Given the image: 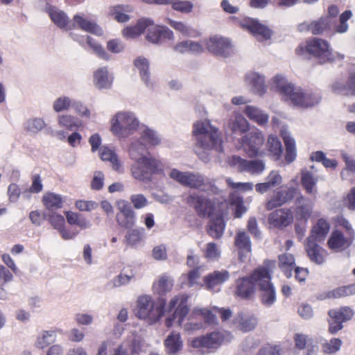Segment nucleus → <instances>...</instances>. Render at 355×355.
<instances>
[{
  "mask_svg": "<svg viewBox=\"0 0 355 355\" xmlns=\"http://www.w3.org/2000/svg\"><path fill=\"white\" fill-rule=\"evenodd\" d=\"M293 220L292 211L286 208L276 209L271 212L268 216L269 223L277 228H283L289 225Z\"/></svg>",
  "mask_w": 355,
  "mask_h": 355,
  "instance_id": "22",
  "label": "nucleus"
},
{
  "mask_svg": "<svg viewBox=\"0 0 355 355\" xmlns=\"http://www.w3.org/2000/svg\"><path fill=\"white\" fill-rule=\"evenodd\" d=\"M342 157L345 162L346 166L341 171V178L343 180L352 182L354 177L355 164L352 159H350L346 153H343Z\"/></svg>",
  "mask_w": 355,
  "mask_h": 355,
  "instance_id": "60",
  "label": "nucleus"
},
{
  "mask_svg": "<svg viewBox=\"0 0 355 355\" xmlns=\"http://www.w3.org/2000/svg\"><path fill=\"white\" fill-rule=\"evenodd\" d=\"M339 13L338 7L335 5H331L328 8V15L324 17L326 19H329L331 24L334 26L335 31L338 33H344L348 29V24L347 21L352 16V12L350 10L345 11L339 18V24L335 25L336 17Z\"/></svg>",
  "mask_w": 355,
  "mask_h": 355,
  "instance_id": "18",
  "label": "nucleus"
},
{
  "mask_svg": "<svg viewBox=\"0 0 355 355\" xmlns=\"http://www.w3.org/2000/svg\"><path fill=\"white\" fill-rule=\"evenodd\" d=\"M230 277V272L226 270H214L204 277V284L207 289L218 292L220 291V286Z\"/></svg>",
  "mask_w": 355,
  "mask_h": 355,
  "instance_id": "19",
  "label": "nucleus"
},
{
  "mask_svg": "<svg viewBox=\"0 0 355 355\" xmlns=\"http://www.w3.org/2000/svg\"><path fill=\"white\" fill-rule=\"evenodd\" d=\"M235 244L239 248V259L241 261H244L246 258V253L251 251V243L250 237L245 232L240 231L237 233L235 238Z\"/></svg>",
  "mask_w": 355,
  "mask_h": 355,
  "instance_id": "40",
  "label": "nucleus"
},
{
  "mask_svg": "<svg viewBox=\"0 0 355 355\" xmlns=\"http://www.w3.org/2000/svg\"><path fill=\"white\" fill-rule=\"evenodd\" d=\"M46 123L42 118H32L25 121L24 123V129L32 134H36L42 130Z\"/></svg>",
  "mask_w": 355,
  "mask_h": 355,
  "instance_id": "61",
  "label": "nucleus"
},
{
  "mask_svg": "<svg viewBox=\"0 0 355 355\" xmlns=\"http://www.w3.org/2000/svg\"><path fill=\"white\" fill-rule=\"evenodd\" d=\"M243 112L250 120L259 125H263L268 121V114L257 107L246 105Z\"/></svg>",
  "mask_w": 355,
  "mask_h": 355,
  "instance_id": "39",
  "label": "nucleus"
},
{
  "mask_svg": "<svg viewBox=\"0 0 355 355\" xmlns=\"http://www.w3.org/2000/svg\"><path fill=\"white\" fill-rule=\"evenodd\" d=\"M143 239V231L133 229L128 231L125 236L127 245L131 247H137Z\"/></svg>",
  "mask_w": 355,
  "mask_h": 355,
  "instance_id": "62",
  "label": "nucleus"
},
{
  "mask_svg": "<svg viewBox=\"0 0 355 355\" xmlns=\"http://www.w3.org/2000/svg\"><path fill=\"white\" fill-rule=\"evenodd\" d=\"M329 319V332L331 334H336L343 329V322L350 320L353 315V310L348 307H343L340 309H331L328 312Z\"/></svg>",
  "mask_w": 355,
  "mask_h": 355,
  "instance_id": "14",
  "label": "nucleus"
},
{
  "mask_svg": "<svg viewBox=\"0 0 355 355\" xmlns=\"http://www.w3.org/2000/svg\"><path fill=\"white\" fill-rule=\"evenodd\" d=\"M271 87L282 96V98L285 101L295 85L289 83L284 76L277 74L272 78Z\"/></svg>",
  "mask_w": 355,
  "mask_h": 355,
  "instance_id": "30",
  "label": "nucleus"
},
{
  "mask_svg": "<svg viewBox=\"0 0 355 355\" xmlns=\"http://www.w3.org/2000/svg\"><path fill=\"white\" fill-rule=\"evenodd\" d=\"M245 82L258 95L262 96L266 92L265 78L263 75L257 72H249L245 75Z\"/></svg>",
  "mask_w": 355,
  "mask_h": 355,
  "instance_id": "35",
  "label": "nucleus"
},
{
  "mask_svg": "<svg viewBox=\"0 0 355 355\" xmlns=\"http://www.w3.org/2000/svg\"><path fill=\"white\" fill-rule=\"evenodd\" d=\"M205 256L211 261L218 260L220 257V250L216 243L211 242L206 245Z\"/></svg>",
  "mask_w": 355,
  "mask_h": 355,
  "instance_id": "64",
  "label": "nucleus"
},
{
  "mask_svg": "<svg viewBox=\"0 0 355 355\" xmlns=\"http://www.w3.org/2000/svg\"><path fill=\"white\" fill-rule=\"evenodd\" d=\"M230 163L239 171L248 173L252 175H261L266 168V164L263 160H248L236 155L232 157Z\"/></svg>",
  "mask_w": 355,
  "mask_h": 355,
  "instance_id": "13",
  "label": "nucleus"
},
{
  "mask_svg": "<svg viewBox=\"0 0 355 355\" xmlns=\"http://www.w3.org/2000/svg\"><path fill=\"white\" fill-rule=\"evenodd\" d=\"M144 2L150 4L166 5L172 4V8L183 13H189L192 11L193 4L189 1L180 0H142Z\"/></svg>",
  "mask_w": 355,
  "mask_h": 355,
  "instance_id": "33",
  "label": "nucleus"
},
{
  "mask_svg": "<svg viewBox=\"0 0 355 355\" xmlns=\"http://www.w3.org/2000/svg\"><path fill=\"white\" fill-rule=\"evenodd\" d=\"M296 51L299 55H303L304 53H309V55L317 59L320 64L332 62L336 58L340 60L344 58V55L340 53H333L329 49V43L318 37L308 40L304 46H299Z\"/></svg>",
  "mask_w": 355,
  "mask_h": 355,
  "instance_id": "7",
  "label": "nucleus"
},
{
  "mask_svg": "<svg viewBox=\"0 0 355 355\" xmlns=\"http://www.w3.org/2000/svg\"><path fill=\"white\" fill-rule=\"evenodd\" d=\"M99 154L103 161H108L112 164L113 169L117 171H122L121 162L114 150L107 146H102Z\"/></svg>",
  "mask_w": 355,
  "mask_h": 355,
  "instance_id": "49",
  "label": "nucleus"
},
{
  "mask_svg": "<svg viewBox=\"0 0 355 355\" xmlns=\"http://www.w3.org/2000/svg\"><path fill=\"white\" fill-rule=\"evenodd\" d=\"M281 135L286 146L285 159L288 164H290L296 158L297 153L295 141L294 139L291 137L289 132L285 129H282L281 130Z\"/></svg>",
  "mask_w": 355,
  "mask_h": 355,
  "instance_id": "46",
  "label": "nucleus"
},
{
  "mask_svg": "<svg viewBox=\"0 0 355 355\" xmlns=\"http://www.w3.org/2000/svg\"><path fill=\"white\" fill-rule=\"evenodd\" d=\"M274 263L266 261L256 268L249 277L239 278L236 282V295L243 299H249L257 288L260 299L266 306H271L276 301L275 288L271 282V266Z\"/></svg>",
  "mask_w": 355,
  "mask_h": 355,
  "instance_id": "2",
  "label": "nucleus"
},
{
  "mask_svg": "<svg viewBox=\"0 0 355 355\" xmlns=\"http://www.w3.org/2000/svg\"><path fill=\"white\" fill-rule=\"evenodd\" d=\"M351 241L345 239L343 234L339 231H334L328 241L329 246L334 250H342L347 248Z\"/></svg>",
  "mask_w": 355,
  "mask_h": 355,
  "instance_id": "50",
  "label": "nucleus"
},
{
  "mask_svg": "<svg viewBox=\"0 0 355 355\" xmlns=\"http://www.w3.org/2000/svg\"><path fill=\"white\" fill-rule=\"evenodd\" d=\"M44 11L48 14L51 21L59 28L64 31H70L71 21L63 10L46 3Z\"/></svg>",
  "mask_w": 355,
  "mask_h": 355,
  "instance_id": "17",
  "label": "nucleus"
},
{
  "mask_svg": "<svg viewBox=\"0 0 355 355\" xmlns=\"http://www.w3.org/2000/svg\"><path fill=\"white\" fill-rule=\"evenodd\" d=\"M52 135L59 140L64 141L67 139L69 145L73 148L79 146L82 140L81 135L76 131L73 132L68 137L67 132L63 130H55Z\"/></svg>",
  "mask_w": 355,
  "mask_h": 355,
  "instance_id": "53",
  "label": "nucleus"
},
{
  "mask_svg": "<svg viewBox=\"0 0 355 355\" xmlns=\"http://www.w3.org/2000/svg\"><path fill=\"white\" fill-rule=\"evenodd\" d=\"M320 101L318 92L295 86L285 101L294 107L305 110L316 106Z\"/></svg>",
  "mask_w": 355,
  "mask_h": 355,
  "instance_id": "9",
  "label": "nucleus"
},
{
  "mask_svg": "<svg viewBox=\"0 0 355 355\" xmlns=\"http://www.w3.org/2000/svg\"><path fill=\"white\" fill-rule=\"evenodd\" d=\"M174 50L180 53L198 54L204 51L202 44L192 40H185L178 42L175 46Z\"/></svg>",
  "mask_w": 355,
  "mask_h": 355,
  "instance_id": "44",
  "label": "nucleus"
},
{
  "mask_svg": "<svg viewBox=\"0 0 355 355\" xmlns=\"http://www.w3.org/2000/svg\"><path fill=\"white\" fill-rule=\"evenodd\" d=\"M153 24L150 18L139 19L135 26L126 27L123 30V35L127 38H135L141 35L145 30Z\"/></svg>",
  "mask_w": 355,
  "mask_h": 355,
  "instance_id": "36",
  "label": "nucleus"
},
{
  "mask_svg": "<svg viewBox=\"0 0 355 355\" xmlns=\"http://www.w3.org/2000/svg\"><path fill=\"white\" fill-rule=\"evenodd\" d=\"M146 146H156L161 144L162 139L159 135L155 130L145 125H142V130L139 137Z\"/></svg>",
  "mask_w": 355,
  "mask_h": 355,
  "instance_id": "48",
  "label": "nucleus"
},
{
  "mask_svg": "<svg viewBox=\"0 0 355 355\" xmlns=\"http://www.w3.org/2000/svg\"><path fill=\"white\" fill-rule=\"evenodd\" d=\"M119 213L116 214V222L124 228H131L135 223V214L130 205L123 201L119 203Z\"/></svg>",
  "mask_w": 355,
  "mask_h": 355,
  "instance_id": "21",
  "label": "nucleus"
},
{
  "mask_svg": "<svg viewBox=\"0 0 355 355\" xmlns=\"http://www.w3.org/2000/svg\"><path fill=\"white\" fill-rule=\"evenodd\" d=\"M209 223L207 224V234L215 239H220L224 233L225 223L220 214L214 213L211 214Z\"/></svg>",
  "mask_w": 355,
  "mask_h": 355,
  "instance_id": "23",
  "label": "nucleus"
},
{
  "mask_svg": "<svg viewBox=\"0 0 355 355\" xmlns=\"http://www.w3.org/2000/svg\"><path fill=\"white\" fill-rule=\"evenodd\" d=\"M165 346L168 354H176L182 346L180 335L177 333H171L165 340Z\"/></svg>",
  "mask_w": 355,
  "mask_h": 355,
  "instance_id": "54",
  "label": "nucleus"
},
{
  "mask_svg": "<svg viewBox=\"0 0 355 355\" xmlns=\"http://www.w3.org/2000/svg\"><path fill=\"white\" fill-rule=\"evenodd\" d=\"M73 99L66 95L56 98L52 103V109L56 113L69 111L73 105Z\"/></svg>",
  "mask_w": 355,
  "mask_h": 355,
  "instance_id": "55",
  "label": "nucleus"
},
{
  "mask_svg": "<svg viewBox=\"0 0 355 355\" xmlns=\"http://www.w3.org/2000/svg\"><path fill=\"white\" fill-rule=\"evenodd\" d=\"M112 76L109 73L107 67H100L94 72V84L100 89H108L112 84Z\"/></svg>",
  "mask_w": 355,
  "mask_h": 355,
  "instance_id": "37",
  "label": "nucleus"
},
{
  "mask_svg": "<svg viewBox=\"0 0 355 355\" xmlns=\"http://www.w3.org/2000/svg\"><path fill=\"white\" fill-rule=\"evenodd\" d=\"M306 248L308 256L312 261L317 264H321L324 261L326 251L315 241L307 240Z\"/></svg>",
  "mask_w": 355,
  "mask_h": 355,
  "instance_id": "42",
  "label": "nucleus"
},
{
  "mask_svg": "<svg viewBox=\"0 0 355 355\" xmlns=\"http://www.w3.org/2000/svg\"><path fill=\"white\" fill-rule=\"evenodd\" d=\"M313 206V202L305 198L302 193L297 195L294 209L296 220L305 224L312 215Z\"/></svg>",
  "mask_w": 355,
  "mask_h": 355,
  "instance_id": "16",
  "label": "nucleus"
},
{
  "mask_svg": "<svg viewBox=\"0 0 355 355\" xmlns=\"http://www.w3.org/2000/svg\"><path fill=\"white\" fill-rule=\"evenodd\" d=\"M146 152H147V146L140 138L130 142L128 153L132 159L138 160L142 157H152L148 153L146 155Z\"/></svg>",
  "mask_w": 355,
  "mask_h": 355,
  "instance_id": "47",
  "label": "nucleus"
},
{
  "mask_svg": "<svg viewBox=\"0 0 355 355\" xmlns=\"http://www.w3.org/2000/svg\"><path fill=\"white\" fill-rule=\"evenodd\" d=\"M223 340V336L220 332H211L206 336L197 338L193 340L194 347H203L209 349L218 348Z\"/></svg>",
  "mask_w": 355,
  "mask_h": 355,
  "instance_id": "25",
  "label": "nucleus"
},
{
  "mask_svg": "<svg viewBox=\"0 0 355 355\" xmlns=\"http://www.w3.org/2000/svg\"><path fill=\"white\" fill-rule=\"evenodd\" d=\"M266 148L268 156L277 161L280 159L283 152L282 144L279 139L273 135H269L266 144Z\"/></svg>",
  "mask_w": 355,
  "mask_h": 355,
  "instance_id": "45",
  "label": "nucleus"
},
{
  "mask_svg": "<svg viewBox=\"0 0 355 355\" xmlns=\"http://www.w3.org/2000/svg\"><path fill=\"white\" fill-rule=\"evenodd\" d=\"M173 286V279L166 275H162L158 277V279L154 282L153 284V291L155 293L159 295H164L167 293H169Z\"/></svg>",
  "mask_w": 355,
  "mask_h": 355,
  "instance_id": "43",
  "label": "nucleus"
},
{
  "mask_svg": "<svg viewBox=\"0 0 355 355\" xmlns=\"http://www.w3.org/2000/svg\"><path fill=\"white\" fill-rule=\"evenodd\" d=\"M66 218L69 225H76L81 230L89 229L92 227L91 221L79 213L66 211Z\"/></svg>",
  "mask_w": 355,
  "mask_h": 355,
  "instance_id": "51",
  "label": "nucleus"
},
{
  "mask_svg": "<svg viewBox=\"0 0 355 355\" xmlns=\"http://www.w3.org/2000/svg\"><path fill=\"white\" fill-rule=\"evenodd\" d=\"M301 183L306 192L311 196L318 193L316 184L320 177L312 171L304 169L301 172Z\"/></svg>",
  "mask_w": 355,
  "mask_h": 355,
  "instance_id": "32",
  "label": "nucleus"
},
{
  "mask_svg": "<svg viewBox=\"0 0 355 355\" xmlns=\"http://www.w3.org/2000/svg\"><path fill=\"white\" fill-rule=\"evenodd\" d=\"M297 183V178L293 179L291 182L282 187L279 190L274 192L271 198L266 202V208L271 210L277 207L291 202L295 196L300 195V191L297 187H294L291 183Z\"/></svg>",
  "mask_w": 355,
  "mask_h": 355,
  "instance_id": "11",
  "label": "nucleus"
},
{
  "mask_svg": "<svg viewBox=\"0 0 355 355\" xmlns=\"http://www.w3.org/2000/svg\"><path fill=\"white\" fill-rule=\"evenodd\" d=\"M168 176L185 187L206 193H216L218 192V188L214 183L209 178L198 172L181 171L177 168H172Z\"/></svg>",
  "mask_w": 355,
  "mask_h": 355,
  "instance_id": "4",
  "label": "nucleus"
},
{
  "mask_svg": "<svg viewBox=\"0 0 355 355\" xmlns=\"http://www.w3.org/2000/svg\"><path fill=\"white\" fill-rule=\"evenodd\" d=\"M75 28L96 35H101L103 34V30L95 21L87 19L83 13H78L73 16V21L71 22L70 30Z\"/></svg>",
  "mask_w": 355,
  "mask_h": 355,
  "instance_id": "20",
  "label": "nucleus"
},
{
  "mask_svg": "<svg viewBox=\"0 0 355 355\" xmlns=\"http://www.w3.org/2000/svg\"><path fill=\"white\" fill-rule=\"evenodd\" d=\"M329 20V19H326L324 17H322L318 20L311 23V33L314 35H320L324 31L334 28Z\"/></svg>",
  "mask_w": 355,
  "mask_h": 355,
  "instance_id": "58",
  "label": "nucleus"
},
{
  "mask_svg": "<svg viewBox=\"0 0 355 355\" xmlns=\"http://www.w3.org/2000/svg\"><path fill=\"white\" fill-rule=\"evenodd\" d=\"M132 177L144 184L153 181V175H160L164 172L160 161L153 157H142L130 166Z\"/></svg>",
  "mask_w": 355,
  "mask_h": 355,
  "instance_id": "6",
  "label": "nucleus"
},
{
  "mask_svg": "<svg viewBox=\"0 0 355 355\" xmlns=\"http://www.w3.org/2000/svg\"><path fill=\"white\" fill-rule=\"evenodd\" d=\"M189 296L180 294L171 299L167 306V312L173 311L165 320L166 326L171 327L175 323L182 327L189 334L198 331L205 327V324L214 325L218 322L217 317L207 309L194 308L188 318V321L183 324L189 309L188 306Z\"/></svg>",
  "mask_w": 355,
  "mask_h": 355,
  "instance_id": "1",
  "label": "nucleus"
},
{
  "mask_svg": "<svg viewBox=\"0 0 355 355\" xmlns=\"http://www.w3.org/2000/svg\"><path fill=\"white\" fill-rule=\"evenodd\" d=\"M55 334L54 331H43L37 338L35 346L40 349H43L53 343L55 340Z\"/></svg>",
  "mask_w": 355,
  "mask_h": 355,
  "instance_id": "63",
  "label": "nucleus"
},
{
  "mask_svg": "<svg viewBox=\"0 0 355 355\" xmlns=\"http://www.w3.org/2000/svg\"><path fill=\"white\" fill-rule=\"evenodd\" d=\"M330 229V224L324 218H320L311 230V234L307 239L309 241L320 242L327 236Z\"/></svg>",
  "mask_w": 355,
  "mask_h": 355,
  "instance_id": "34",
  "label": "nucleus"
},
{
  "mask_svg": "<svg viewBox=\"0 0 355 355\" xmlns=\"http://www.w3.org/2000/svg\"><path fill=\"white\" fill-rule=\"evenodd\" d=\"M283 178L277 171H272L265 179L264 182L258 183L255 185L256 191L259 193H264L272 188L280 185Z\"/></svg>",
  "mask_w": 355,
  "mask_h": 355,
  "instance_id": "29",
  "label": "nucleus"
},
{
  "mask_svg": "<svg viewBox=\"0 0 355 355\" xmlns=\"http://www.w3.org/2000/svg\"><path fill=\"white\" fill-rule=\"evenodd\" d=\"M263 143L264 137L262 132L255 130L238 139L236 148L242 150L249 157H254L263 154V151L261 150Z\"/></svg>",
  "mask_w": 355,
  "mask_h": 355,
  "instance_id": "10",
  "label": "nucleus"
},
{
  "mask_svg": "<svg viewBox=\"0 0 355 355\" xmlns=\"http://www.w3.org/2000/svg\"><path fill=\"white\" fill-rule=\"evenodd\" d=\"M279 266L287 278L292 275V271L295 267V258L290 253H285L279 256Z\"/></svg>",
  "mask_w": 355,
  "mask_h": 355,
  "instance_id": "52",
  "label": "nucleus"
},
{
  "mask_svg": "<svg viewBox=\"0 0 355 355\" xmlns=\"http://www.w3.org/2000/svg\"><path fill=\"white\" fill-rule=\"evenodd\" d=\"M58 125L68 131H73L83 126V121L70 114H60L56 118Z\"/></svg>",
  "mask_w": 355,
  "mask_h": 355,
  "instance_id": "31",
  "label": "nucleus"
},
{
  "mask_svg": "<svg viewBox=\"0 0 355 355\" xmlns=\"http://www.w3.org/2000/svg\"><path fill=\"white\" fill-rule=\"evenodd\" d=\"M334 92L346 96H354L355 93V75L351 73L349 78L345 83H335L332 85Z\"/></svg>",
  "mask_w": 355,
  "mask_h": 355,
  "instance_id": "41",
  "label": "nucleus"
},
{
  "mask_svg": "<svg viewBox=\"0 0 355 355\" xmlns=\"http://www.w3.org/2000/svg\"><path fill=\"white\" fill-rule=\"evenodd\" d=\"M186 202L197 212L200 217L211 216L214 214V205L205 196L197 192H191L186 198Z\"/></svg>",
  "mask_w": 355,
  "mask_h": 355,
  "instance_id": "12",
  "label": "nucleus"
},
{
  "mask_svg": "<svg viewBox=\"0 0 355 355\" xmlns=\"http://www.w3.org/2000/svg\"><path fill=\"white\" fill-rule=\"evenodd\" d=\"M130 11L131 8L129 6L118 5L110 8V14L118 22L123 23L130 19L127 12Z\"/></svg>",
  "mask_w": 355,
  "mask_h": 355,
  "instance_id": "56",
  "label": "nucleus"
},
{
  "mask_svg": "<svg viewBox=\"0 0 355 355\" xmlns=\"http://www.w3.org/2000/svg\"><path fill=\"white\" fill-rule=\"evenodd\" d=\"M209 52L223 57H228L233 53L231 42L223 37H211L206 43Z\"/></svg>",
  "mask_w": 355,
  "mask_h": 355,
  "instance_id": "15",
  "label": "nucleus"
},
{
  "mask_svg": "<svg viewBox=\"0 0 355 355\" xmlns=\"http://www.w3.org/2000/svg\"><path fill=\"white\" fill-rule=\"evenodd\" d=\"M139 120L131 111L116 112L110 120V131L118 138L126 139L139 128Z\"/></svg>",
  "mask_w": 355,
  "mask_h": 355,
  "instance_id": "5",
  "label": "nucleus"
},
{
  "mask_svg": "<svg viewBox=\"0 0 355 355\" xmlns=\"http://www.w3.org/2000/svg\"><path fill=\"white\" fill-rule=\"evenodd\" d=\"M149 65L148 60L144 56H139L134 60V66L139 71L142 82L146 87L152 89L154 83L150 76Z\"/></svg>",
  "mask_w": 355,
  "mask_h": 355,
  "instance_id": "28",
  "label": "nucleus"
},
{
  "mask_svg": "<svg viewBox=\"0 0 355 355\" xmlns=\"http://www.w3.org/2000/svg\"><path fill=\"white\" fill-rule=\"evenodd\" d=\"M146 40L153 44L159 43L163 39H171L173 37V32L165 26L153 24L147 28Z\"/></svg>",
  "mask_w": 355,
  "mask_h": 355,
  "instance_id": "24",
  "label": "nucleus"
},
{
  "mask_svg": "<svg viewBox=\"0 0 355 355\" xmlns=\"http://www.w3.org/2000/svg\"><path fill=\"white\" fill-rule=\"evenodd\" d=\"M135 315L148 324L152 325L158 322L164 315V304L157 305L151 296L143 295L137 300Z\"/></svg>",
  "mask_w": 355,
  "mask_h": 355,
  "instance_id": "8",
  "label": "nucleus"
},
{
  "mask_svg": "<svg viewBox=\"0 0 355 355\" xmlns=\"http://www.w3.org/2000/svg\"><path fill=\"white\" fill-rule=\"evenodd\" d=\"M250 124L246 119L241 114H238L230 118L225 125L226 133L232 135H241L249 130Z\"/></svg>",
  "mask_w": 355,
  "mask_h": 355,
  "instance_id": "26",
  "label": "nucleus"
},
{
  "mask_svg": "<svg viewBox=\"0 0 355 355\" xmlns=\"http://www.w3.org/2000/svg\"><path fill=\"white\" fill-rule=\"evenodd\" d=\"M238 320L239 328L244 332L253 330L257 324V320L254 315H241Z\"/></svg>",
  "mask_w": 355,
  "mask_h": 355,
  "instance_id": "59",
  "label": "nucleus"
},
{
  "mask_svg": "<svg viewBox=\"0 0 355 355\" xmlns=\"http://www.w3.org/2000/svg\"><path fill=\"white\" fill-rule=\"evenodd\" d=\"M193 135L196 146L205 150L215 149L223 152V140L218 129L211 125L209 121H197L193 126Z\"/></svg>",
  "mask_w": 355,
  "mask_h": 355,
  "instance_id": "3",
  "label": "nucleus"
},
{
  "mask_svg": "<svg viewBox=\"0 0 355 355\" xmlns=\"http://www.w3.org/2000/svg\"><path fill=\"white\" fill-rule=\"evenodd\" d=\"M241 26L257 36L258 40H266L270 37V31L254 19H245L241 22Z\"/></svg>",
  "mask_w": 355,
  "mask_h": 355,
  "instance_id": "27",
  "label": "nucleus"
},
{
  "mask_svg": "<svg viewBox=\"0 0 355 355\" xmlns=\"http://www.w3.org/2000/svg\"><path fill=\"white\" fill-rule=\"evenodd\" d=\"M44 205L49 210L58 209L62 206V200L60 195L47 193L43 196Z\"/></svg>",
  "mask_w": 355,
  "mask_h": 355,
  "instance_id": "57",
  "label": "nucleus"
},
{
  "mask_svg": "<svg viewBox=\"0 0 355 355\" xmlns=\"http://www.w3.org/2000/svg\"><path fill=\"white\" fill-rule=\"evenodd\" d=\"M355 293V286L354 284L348 286H340L320 294L317 298L320 300H324L326 299H337L340 297H347L353 295Z\"/></svg>",
  "mask_w": 355,
  "mask_h": 355,
  "instance_id": "38",
  "label": "nucleus"
}]
</instances>
